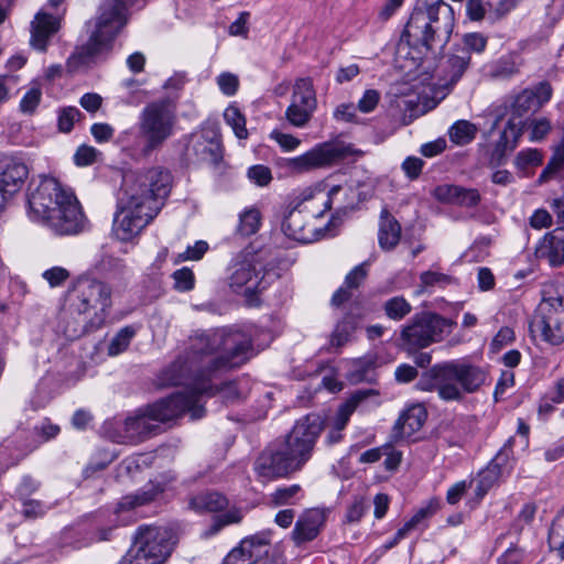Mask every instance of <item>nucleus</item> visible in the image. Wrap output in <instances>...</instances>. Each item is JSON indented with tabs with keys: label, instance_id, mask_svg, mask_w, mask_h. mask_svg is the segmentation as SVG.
<instances>
[{
	"label": "nucleus",
	"instance_id": "obj_1",
	"mask_svg": "<svg viewBox=\"0 0 564 564\" xmlns=\"http://www.w3.org/2000/svg\"><path fill=\"white\" fill-rule=\"evenodd\" d=\"M253 343L250 334L240 329H208L195 332L186 349L164 371L163 380L172 386H184L187 398L194 399V406L202 404L203 397L220 394L227 404L240 400L236 382L221 387L213 379L219 373L245 365L252 356Z\"/></svg>",
	"mask_w": 564,
	"mask_h": 564
},
{
	"label": "nucleus",
	"instance_id": "obj_2",
	"mask_svg": "<svg viewBox=\"0 0 564 564\" xmlns=\"http://www.w3.org/2000/svg\"><path fill=\"white\" fill-rule=\"evenodd\" d=\"M324 419L311 413L296 421L281 444L268 446L254 462V471L263 479L286 478L300 470L312 458Z\"/></svg>",
	"mask_w": 564,
	"mask_h": 564
},
{
	"label": "nucleus",
	"instance_id": "obj_3",
	"mask_svg": "<svg viewBox=\"0 0 564 564\" xmlns=\"http://www.w3.org/2000/svg\"><path fill=\"white\" fill-rule=\"evenodd\" d=\"M487 379L485 368L466 359H454L430 367L422 373L416 387L426 392L435 391L444 402L460 403L467 394L478 392Z\"/></svg>",
	"mask_w": 564,
	"mask_h": 564
},
{
	"label": "nucleus",
	"instance_id": "obj_4",
	"mask_svg": "<svg viewBox=\"0 0 564 564\" xmlns=\"http://www.w3.org/2000/svg\"><path fill=\"white\" fill-rule=\"evenodd\" d=\"M454 28L453 9L443 0H417L401 39L410 46L427 52L441 51L448 43Z\"/></svg>",
	"mask_w": 564,
	"mask_h": 564
},
{
	"label": "nucleus",
	"instance_id": "obj_5",
	"mask_svg": "<svg viewBox=\"0 0 564 564\" xmlns=\"http://www.w3.org/2000/svg\"><path fill=\"white\" fill-rule=\"evenodd\" d=\"M194 399L184 393H173L167 398L148 405L144 410L123 422V442L140 443L162 432V423L173 421L184 413H189L193 420L204 416L199 406H194Z\"/></svg>",
	"mask_w": 564,
	"mask_h": 564
},
{
	"label": "nucleus",
	"instance_id": "obj_6",
	"mask_svg": "<svg viewBox=\"0 0 564 564\" xmlns=\"http://www.w3.org/2000/svg\"><path fill=\"white\" fill-rule=\"evenodd\" d=\"M172 187L171 173L160 166L124 174L119 196L158 215Z\"/></svg>",
	"mask_w": 564,
	"mask_h": 564
},
{
	"label": "nucleus",
	"instance_id": "obj_7",
	"mask_svg": "<svg viewBox=\"0 0 564 564\" xmlns=\"http://www.w3.org/2000/svg\"><path fill=\"white\" fill-rule=\"evenodd\" d=\"M123 20L116 1L109 0L99 7L95 30L82 47L73 53L66 62V70L70 75L86 67L90 59L110 50L112 41L122 29Z\"/></svg>",
	"mask_w": 564,
	"mask_h": 564
},
{
	"label": "nucleus",
	"instance_id": "obj_8",
	"mask_svg": "<svg viewBox=\"0 0 564 564\" xmlns=\"http://www.w3.org/2000/svg\"><path fill=\"white\" fill-rule=\"evenodd\" d=\"M227 273L229 288L247 297L263 292L280 278L278 267L259 253L237 259L228 267Z\"/></svg>",
	"mask_w": 564,
	"mask_h": 564
},
{
	"label": "nucleus",
	"instance_id": "obj_9",
	"mask_svg": "<svg viewBox=\"0 0 564 564\" xmlns=\"http://www.w3.org/2000/svg\"><path fill=\"white\" fill-rule=\"evenodd\" d=\"M454 326L456 322L437 313H416L401 327L399 347L406 352H416L442 341Z\"/></svg>",
	"mask_w": 564,
	"mask_h": 564
},
{
	"label": "nucleus",
	"instance_id": "obj_10",
	"mask_svg": "<svg viewBox=\"0 0 564 564\" xmlns=\"http://www.w3.org/2000/svg\"><path fill=\"white\" fill-rule=\"evenodd\" d=\"M111 304V288L99 280L79 279L69 293L72 312L83 315L94 311L87 323L90 328H99L105 323Z\"/></svg>",
	"mask_w": 564,
	"mask_h": 564
},
{
	"label": "nucleus",
	"instance_id": "obj_11",
	"mask_svg": "<svg viewBox=\"0 0 564 564\" xmlns=\"http://www.w3.org/2000/svg\"><path fill=\"white\" fill-rule=\"evenodd\" d=\"M177 117L166 100L148 104L140 113L138 129L144 140L143 154L160 149L173 134Z\"/></svg>",
	"mask_w": 564,
	"mask_h": 564
},
{
	"label": "nucleus",
	"instance_id": "obj_12",
	"mask_svg": "<svg viewBox=\"0 0 564 564\" xmlns=\"http://www.w3.org/2000/svg\"><path fill=\"white\" fill-rule=\"evenodd\" d=\"M174 544L171 530L164 527L141 525L134 533L129 561L132 564H163Z\"/></svg>",
	"mask_w": 564,
	"mask_h": 564
},
{
	"label": "nucleus",
	"instance_id": "obj_13",
	"mask_svg": "<svg viewBox=\"0 0 564 564\" xmlns=\"http://www.w3.org/2000/svg\"><path fill=\"white\" fill-rule=\"evenodd\" d=\"M350 154L348 147L340 142H323L295 158H281L276 165L290 175H299L313 170L330 166Z\"/></svg>",
	"mask_w": 564,
	"mask_h": 564
},
{
	"label": "nucleus",
	"instance_id": "obj_14",
	"mask_svg": "<svg viewBox=\"0 0 564 564\" xmlns=\"http://www.w3.org/2000/svg\"><path fill=\"white\" fill-rule=\"evenodd\" d=\"M28 207L29 216L33 221L41 223L45 216H50L58 205L73 195L72 191L62 187L61 183L54 177L43 178L39 185L32 189L29 188Z\"/></svg>",
	"mask_w": 564,
	"mask_h": 564
},
{
	"label": "nucleus",
	"instance_id": "obj_15",
	"mask_svg": "<svg viewBox=\"0 0 564 564\" xmlns=\"http://www.w3.org/2000/svg\"><path fill=\"white\" fill-rule=\"evenodd\" d=\"M57 236H74L86 230L88 220L76 196L68 195V199L41 221Z\"/></svg>",
	"mask_w": 564,
	"mask_h": 564
},
{
	"label": "nucleus",
	"instance_id": "obj_16",
	"mask_svg": "<svg viewBox=\"0 0 564 564\" xmlns=\"http://www.w3.org/2000/svg\"><path fill=\"white\" fill-rule=\"evenodd\" d=\"M317 108L316 93L310 77L297 78L293 85L291 104L285 110V118L296 128L305 127Z\"/></svg>",
	"mask_w": 564,
	"mask_h": 564
},
{
	"label": "nucleus",
	"instance_id": "obj_17",
	"mask_svg": "<svg viewBox=\"0 0 564 564\" xmlns=\"http://www.w3.org/2000/svg\"><path fill=\"white\" fill-rule=\"evenodd\" d=\"M156 217L142 206L129 204L123 197H118L117 212L113 219V234L121 241H129Z\"/></svg>",
	"mask_w": 564,
	"mask_h": 564
},
{
	"label": "nucleus",
	"instance_id": "obj_18",
	"mask_svg": "<svg viewBox=\"0 0 564 564\" xmlns=\"http://www.w3.org/2000/svg\"><path fill=\"white\" fill-rule=\"evenodd\" d=\"M329 511L325 508L305 509L295 521L291 540L295 546L314 541L325 528Z\"/></svg>",
	"mask_w": 564,
	"mask_h": 564
},
{
	"label": "nucleus",
	"instance_id": "obj_19",
	"mask_svg": "<svg viewBox=\"0 0 564 564\" xmlns=\"http://www.w3.org/2000/svg\"><path fill=\"white\" fill-rule=\"evenodd\" d=\"M305 199H307V197L297 199L295 204L292 202L288 206L281 225L285 236L302 243H308L315 240L314 228L311 227L308 221L310 215L301 208Z\"/></svg>",
	"mask_w": 564,
	"mask_h": 564
},
{
	"label": "nucleus",
	"instance_id": "obj_20",
	"mask_svg": "<svg viewBox=\"0 0 564 564\" xmlns=\"http://www.w3.org/2000/svg\"><path fill=\"white\" fill-rule=\"evenodd\" d=\"M524 126V120L516 118L508 119L490 153L489 165L491 167L500 166L506 162L508 154L518 147L523 134Z\"/></svg>",
	"mask_w": 564,
	"mask_h": 564
},
{
	"label": "nucleus",
	"instance_id": "obj_21",
	"mask_svg": "<svg viewBox=\"0 0 564 564\" xmlns=\"http://www.w3.org/2000/svg\"><path fill=\"white\" fill-rule=\"evenodd\" d=\"M29 175V166L19 155L0 156V187L13 196L23 186Z\"/></svg>",
	"mask_w": 564,
	"mask_h": 564
},
{
	"label": "nucleus",
	"instance_id": "obj_22",
	"mask_svg": "<svg viewBox=\"0 0 564 564\" xmlns=\"http://www.w3.org/2000/svg\"><path fill=\"white\" fill-rule=\"evenodd\" d=\"M427 417L426 409L422 404H413L405 409L395 421L391 441L401 442L410 440L424 425Z\"/></svg>",
	"mask_w": 564,
	"mask_h": 564
},
{
	"label": "nucleus",
	"instance_id": "obj_23",
	"mask_svg": "<svg viewBox=\"0 0 564 564\" xmlns=\"http://www.w3.org/2000/svg\"><path fill=\"white\" fill-rule=\"evenodd\" d=\"M432 196L442 204L456 205L465 208L476 207L481 196L476 188H466L455 184H441L437 185Z\"/></svg>",
	"mask_w": 564,
	"mask_h": 564
},
{
	"label": "nucleus",
	"instance_id": "obj_24",
	"mask_svg": "<svg viewBox=\"0 0 564 564\" xmlns=\"http://www.w3.org/2000/svg\"><path fill=\"white\" fill-rule=\"evenodd\" d=\"M193 151L197 160L217 165L223 159V145L217 129H203L193 141Z\"/></svg>",
	"mask_w": 564,
	"mask_h": 564
},
{
	"label": "nucleus",
	"instance_id": "obj_25",
	"mask_svg": "<svg viewBox=\"0 0 564 564\" xmlns=\"http://www.w3.org/2000/svg\"><path fill=\"white\" fill-rule=\"evenodd\" d=\"M61 21L46 12H37L31 23V45L45 51L48 40L59 30Z\"/></svg>",
	"mask_w": 564,
	"mask_h": 564
},
{
	"label": "nucleus",
	"instance_id": "obj_26",
	"mask_svg": "<svg viewBox=\"0 0 564 564\" xmlns=\"http://www.w3.org/2000/svg\"><path fill=\"white\" fill-rule=\"evenodd\" d=\"M536 257L545 259L552 267H558L564 263V228L558 227L555 230L545 234L536 247Z\"/></svg>",
	"mask_w": 564,
	"mask_h": 564
},
{
	"label": "nucleus",
	"instance_id": "obj_27",
	"mask_svg": "<svg viewBox=\"0 0 564 564\" xmlns=\"http://www.w3.org/2000/svg\"><path fill=\"white\" fill-rule=\"evenodd\" d=\"M564 313V285L556 282H546L542 288V301L536 315L558 316Z\"/></svg>",
	"mask_w": 564,
	"mask_h": 564
},
{
	"label": "nucleus",
	"instance_id": "obj_28",
	"mask_svg": "<svg viewBox=\"0 0 564 564\" xmlns=\"http://www.w3.org/2000/svg\"><path fill=\"white\" fill-rule=\"evenodd\" d=\"M530 329L540 332L542 339L552 346L564 343V325L558 316L535 315Z\"/></svg>",
	"mask_w": 564,
	"mask_h": 564
},
{
	"label": "nucleus",
	"instance_id": "obj_29",
	"mask_svg": "<svg viewBox=\"0 0 564 564\" xmlns=\"http://www.w3.org/2000/svg\"><path fill=\"white\" fill-rule=\"evenodd\" d=\"M400 238L401 225L387 208H383L380 213L378 230L379 247L384 251H391L398 246Z\"/></svg>",
	"mask_w": 564,
	"mask_h": 564
},
{
	"label": "nucleus",
	"instance_id": "obj_30",
	"mask_svg": "<svg viewBox=\"0 0 564 564\" xmlns=\"http://www.w3.org/2000/svg\"><path fill=\"white\" fill-rule=\"evenodd\" d=\"M165 490V486L161 482L150 481L133 495L124 496L119 502V507L123 510L147 506L153 502Z\"/></svg>",
	"mask_w": 564,
	"mask_h": 564
},
{
	"label": "nucleus",
	"instance_id": "obj_31",
	"mask_svg": "<svg viewBox=\"0 0 564 564\" xmlns=\"http://www.w3.org/2000/svg\"><path fill=\"white\" fill-rule=\"evenodd\" d=\"M229 505L226 496L218 491H202L191 497L188 506L196 512H219Z\"/></svg>",
	"mask_w": 564,
	"mask_h": 564
},
{
	"label": "nucleus",
	"instance_id": "obj_32",
	"mask_svg": "<svg viewBox=\"0 0 564 564\" xmlns=\"http://www.w3.org/2000/svg\"><path fill=\"white\" fill-rule=\"evenodd\" d=\"M370 394H378V392L372 389L357 390L349 400L339 405L329 425L337 431L343 432L347 426L350 416L355 412L357 405L361 401L366 400Z\"/></svg>",
	"mask_w": 564,
	"mask_h": 564
},
{
	"label": "nucleus",
	"instance_id": "obj_33",
	"mask_svg": "<svg viewBox=\"0 0 564 564\" xmlns=\"http://www.w3.org/2000/svg\"><path fill=\"white\" fill-rule=\"evenodd\" d=\"M471 57L464 50L455 47L448 55L444 66L445 79L455 85L465 74L470 65Z\"/></svg>",
	"mask_w": 564,
	"mask_h": 564
},
{
	"label": "nucleus",
	"instance_id": "obj_34",
	"mask_svg": "<svg viewBox=\"0 0 564 564\" xmlns=\"http://www.w3.org/2000/svg\"><path fill=\"white\" fill-rule=\"evenodd\" d=\"M539 101L534 99L533 93L529 89L522 90L516 96L511 105V117L523 120L522 118L529 112H535L539 110Z\"/></svg>",
	"mask_w": 564,
	"mask_h": 564
},
{
	"label": "nucleus",
	"instance_id": "obj_35",
	"mask_svg": "<svg viewBox=\"0 0 564 564\" xmlns=\"http://www.w3.org/2000/svg\"><path fill=\"white\" fill-rule=\"evenodd\" d=\"M273 531L270 529L257 532L252 535L246 536L240 541L242 546H245L248 551H251L252 554L257 555V562L259 558L267 554L268 546L271 544Z\"/></svg>",
	"mask_w": 564,
	"mask_h": 564
},
{
	"label": "nucleus",
	"instance_id": "obj_36",
	"mask_svg": "<svg viewBox=\"0 0 564 564\" xmlns=\"http://www.w3.org/2000/svg\"><path fill=\"white\" fill-rule=\"evenodd\" d=\"M477 127L467 121L458 120L448 130L449 140L457 145L470 143L477 134Z\"/></svg>",
	"mask_w": 564,
	"mask_h": 564
},
{
	"label": "nucleus",
	"instance_id": "obj_37",
	"mask_svg": "<svg viewBox=\"0 0 564 564\" xmlns=\"http://www.w3.org/2000/svg\"><path fill=\"white\" fill-rule=\"evenodd\" d=\"M357 328V319L352 315H346L340 322L337 323L330 343L333 346L341 347L348 343Z\"/></svg>",
	"mask_w": 564,
	"mask_h": 564
},
{
	"label": "nucleus",
	"instance_id": "obj_38",
	"mask_svg": "<svg viewBox=\"0 0 564 564\" xmlns=\"http://www.w3.org/2000/svg\"><path fill=\"white\" fill-rule=\"evenodd\" d=\"M261 225V214L257 208L245 209L239 215L237 231L245 237L254 235Z\"/></svg>",
	"mask_w": 564,
	"mask_h": 564
},
{
	"label": "nucleus",
	"instance_id": "obj_39",
	"mask_svg": "<svg viewBox=\"0 0 564 564\" xmlns=\"http://www.w3.org/2000/svg\"><path fill=\"white\" fill-rule=\"evenodd\" d=\"M549 545L552 550L557 551L558 555L564 558V508L552 522L549 532Z\"/></svg>",
	"mask_w": 564,
	"mask_h": 564
},
{
	"label": "nucleus",
	"instance_id": "obj_40",
	"mask_svg": "<svg viewBox=\"0 0 564 564\" xmlns=\"http://www.w3.org/2000/svg\"><path fill=\"white\" fill-rule=\"evenodd\" d=\"M386 315L393 321H401L411 313L412 306L403 296H394L383 304Z\"/></svg>",
	"mask_w": 564,
	"mask_h": 564
},
{
	"label": "nucleus",
	"instance_id": "obj_41",
	"mask_svg": "<svg viewBox=\"0 0 564 564\" xmlns=\"http://www.w3.org/2000/svg\"><path fill=\"white\" fill-rule=\"evenodd\" d=\"M420 288L421 291H426L431 288H445L456 282L452 275L438 272V271H424L420 274Z\"/></svg>",
	"mask_w": 564,
	"mask_h": 564
},
{
	"label": "nucleus",
	"instance_id": "obj_42",
	"mask_svg": "<svg viewBox=\"0 0 564 564\" xmlns=\"http://www.w3.org/2000/svg\"><path fill=\"white\" fill-rule=\"evenodd\" d=\"M225 121L232 128L235 134L239 139L248 138V130L246 128V118L241 111L235 107L229 106L224 112Z\"/></svg>",
	"mask_w": 564,
	"mask_h": 564
},
{
	"label": "nucleus",
	"instance_id": "obj_43",
	"mask_svg": "<svg viewBox=\"0 0 564 564\" xmlns=\"http://www.w3.org/2000/svg\"><path fill=\"white\" fill-rule=\"evenodd\" d=\"M502 463L494 458L488 467L482 473H480V478L478 481L479 495H485L487 490L498 480L502 473Z\"/></svg>",
	"mask_w": 564,
	"mask_h": 564
},
{
	"label": "nucleus",
	"instance_id": "obj_44",
	"mask_svg": "<svg viewBox=\"0 0 564 564\" xmlns=\"http://www.w3.org/2000/svg\"><path fill=\"white\" fill-rule=\"evenodd\" d=\"M301 491L302 488L297 484L279 487L270 495L271 503L275 507L294 505Z\"/></svg>",
	"mask_w": 564,
	"mask_h": 564
},
{
	"label": "nucleus",
	"instance_id": "obj_45",
	"mask_svg": "<svg viewBox=\"0 0 564 564\" xmlns=\"http://www.w3.org/2000/svg\"><path fill=\"white\" fill-rule=\"evenodd\" d=\"M440 508L437 499H431L425 507H422L416 513L408 520L400 529L408 535L414 530L423 520L432 517Z\"/></svg>",
	"mask_w": 564,
	"mask_h": 564
},
{
	"label": "nucleus",
	"instance_id": "obj_46",
	"mask_svg": "<svg viewBox=\"0 0 564 564\" xmlns=\"http://www.w3.org/2000/svg\"><path fill=\"white\" fill-rule=\"evenodd\" d=\"M518 73L516 62L511 56H502L490 67V77L496 79H506Z\"/></svg>",
	"mask_w": 564,
	"mask_h": 564
},
{
	"label": "nucleus",
	"instance_id": "obj_47",
	"mask_svg": "<svg viewBox=\"0 0 564 564\" xmlns=\"http://www.w3.org/2000/svg\"><path fill=\"white\" fill-rule=\"evenodd\" d=\"M135 330L132 326H126L121 328L116 336L111 339L108 346V352L110 356L119 355L124 351L131 339L134 337Z\"/></svg>",
	"mask_w": 564,
	"mask_h": 564
},
{
	"label": "nucleus",
	"instance_id": "obj_48",
	"mask_svg": "<svg viewBox=\"0 0 564 564\" xmlns=\"http://www.w3.org/2000/svg\"><path fill=\"white\" fill-rule=\"evenodd\" d=\"M462 42L463 45L457 47L466 51V53L471 57V53L480 54L485 51L488 39L481 33L473 32L466 33L463 36Z\"/></svg>",
	"mask_w": 564,
	"mask_h": 564
},
{
	"label": "nucleus",
	"instance_id": "obj_49",
	"mask_svg": "<svg viewBox=\"0 0 564 564\" xmlns=\"http://www.w3.org/2000/svg\"><path fill=\"white\" fill-rule=\"evenodd\" d=\"M242 518H243V514L240 509H238V508L229 509L226 512L214 518V521L210 525L209 531L212 534H216L226 525L236 524V523L241 522Z\"/></svg>",
	"mask_w": 564,
	"mask_h": 564
},
{
	"label": "nucleus",
	"instance_id": "obj_50",
	"mask_svg": "<svg viewBox=\"0 0 564 564\" xmlns=\"http://www.w3.org/2000/svg\"><path fill=\"white\" fill-rule=\"evenodd\" d=\"M543 155L536 149H525L520 151L516 159L514 165L520 171H525L531 166H538L542 164Z\"/></svg>",
	"mask_w": 564,
	"mask_h": 564
},
{
	"label": "nucleus",
	"instance_id": "obj_51",
	"mask_svg": "<svg viewBox=\"0 0 564 564\" xmlns=\"http://www.w3.org/2000/svg\"><path fill=\"white\" fill-rule=\"evenodd\" d=\"M42 99V89L40 86H32L22 97L19 109L24 115H33Z\"/></svg>",
	"mask_w": 564,
	"mask_h": 564
},
{
	"label": "nucleus",
	"instance_id": "obj_52",
	"mask_svg": "<svg viewBox=\"0 0 564 564\" xmlns=\"http://www.w3.org/2000/svg\"><path fill=\"white\" fill-rule=\"evenodd\" d=\"M257 555L248 551L241 543L234 547L224 558L221 564H256Z\"/></svg>",
	"mask_w": 564,
	"mask_h": 564
},
{
	"label": "nucleus",
	"instance_id": "obj_53",
	"mask_svg": "<svg viewBox=\"0 0 564 564\" xmlns=\"http://www.w3.org/2000/svg\"><path fill=\"white\" fill-rule=\"evenodd\" d=\"M172 278L174 280V289L178 292H188L195 286V275L189 268L184 267L176 270Z\"/></svg>",
	"mask_w": 564,
	"mask_h": 564
},
{
	"label": "nucleus",
	"instance_id": "obj_54",
	"mask_svg": "<svg viewBox=\"0 0 564 564\" xmlns=\"http://www.w3.org/2000/svg\"><path fill=\"white\" fill-rule=\"evenodd\" d=\"M22 505L21 513L26 519H36L46 513L48 507L37 499L26 498L25 500H19Z\"/></svg>",
	"mask_w": 564,
	"mask_h": 564
},
{
	"label": "nucleus",
	"instance_id": "obj_55",
	"mask_svg": "<svg viewBox=\"0 0 564 564\" xmlns=\"http://www.w3.org/2000/svg\"><path fill=\"white\" fill-rule=\"evenodd\" d=\"M209 246L205 240H197L194 245L188 246L186 250L177 256L176 263L181 261H198L208 251Z\"/></svg>",
	"mask_w": 564,
	"mask_h": 564
},
{
	"label": "nucleus",
	"instance_id": "obj_56",
	"mask_svg": "<svg viewBox=\"0 0 564 564\" xmlns=\"http://www.w3.org/2000/svg\"><path fill=\"white\" fill-rule=\"evenodd\" d=\"M80 117L82 112L76 107L63 108L58 113V129L62 132H70L75 121Z\"/></svg>",
	"mask_w": 564,
	"mask_h": 564
},
{
	"label": "nucleus",
	"instance_id": "obj_57",
	"mask_svg": "<svg viewBox=\"0 0 564 564\" xmlns=\"http://www.w3.org/2000/svg\"><path fill=\"white\" fill-rule=\"evenodd\" d=\"M41 482L31 476H24L15 489L18 500H25L39 490Z\"/></svg>",
	"mask_w": 564,
	"mask_h": 564
},
{
	"label": "nucleus",
	"instance_id": "obj_58",
	"mask_svg": "<svg viewBox=\"0 0 564 564\" xmlns=\"http://www.w3.org/2000/svg\"><path fill=\"white\" fill-rule=\"evenodd\" d=\"M217 84L223 94L234 96L238 90L239 79L235 74L225 72L217 77Z\"/></svg>",
	"mask_w": 564,
	"mask_h": 564
},
{
	"label": "nucleus",
	"instance_id": "obj_59",
	"mask_svg": "<svg viewBox=\"0 0 564 564\" xmlns=\"http://www.w3.org/2000/svg\"><path fill=\"white\" fill-rule=\"evenodd\" d=\"M248 177L258 186H267L272 181L271 170L261 164L249 167Z\"/></svg>",
	"mask_w": 564,
	"mask_h": 564
},
{
	"label": "nucleus",
	"instance_id": "obj_60",
	"mask_svg": "<svg viewBox=\"0 0 564 564\" xmlns=\"http://www.w3.org/2000/svg\"><path fill=\"white\" fill-rule=\"evenodd\" d=\"M98 154V150L94 147L83 144L75 152L74 162L78 166H87L96 161Z\"/></svg>",
	"mask_w": 564,
	"mask_h": 564
},
{
	"label": "nucleus",
	"instance_id": "obj_61",
	"mask_svg": "<svg viewBox=\"0 0 564 564\" xmlns=\"http://www.w3.org/2000/svg\"><path fill=\"white\" fill-rule=\"evenodd\" d=\"M425 162L417 156H408L401 167L406 177L411 181L419 178Z\"/></svg>",
	"mask_w": 564,
	"mask_h": 564
},
{
	"label": "nucleus",
	"instance_id": "obj_62",
	"mask_svg": "<svg viewBox=\"0 0 564 564\" xmlns=\"http://www.w3.org/2000/svg\"><path fill=\"white\" fill-rule=\"evenodd\" d=\"M383 455L386 456L383 462L384 468L389 471L397 470L402 462V453L394 449L391 444H384Z\"/></svg>",
	"mask_w": 564,
	"mask_h": 564
},
{
	"label": "nucleus",
	"instance_id": "obj_63",
	"mask_svg": "<svg viewBox=\"0 0 564 564\" xmlns=\"http://www.w3.org/2000/svg\"><path fill=\"white\" fill-rule=\"evenodd\" d=\"M271 139L276 141V143L284 150V151H293L295 150L301 141L296 137L288 133L280 132L278 130H273L270 134Z\"/></svg>",
	"mask_w": 564,
	"mask_h": 564
},
{
	"label": "nucleus",
	"instance_id": "obj_64",
	"mask_svg": "<svg viewBox=\"0 0 564 564\" xmlns=\"http://www.w3.org/2000/svg\"><path fill=\"white\" fill-rule=\"evenodd\" d=\"M514 340V332L508 326L501 327L491 340V348L495 351L500 350L506 345Z\"/></svg>",
	"mask_w": 564,
	"mask_h": 564
}]
</instances>
